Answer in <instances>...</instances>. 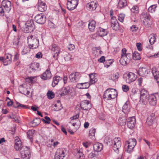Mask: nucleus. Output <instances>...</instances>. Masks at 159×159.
Listing matches in <instances>:
<instances>
[{"label": "nucleus", "instance_id": "f257e3e1", "mask_svg": "<svg viewBox=\"0 0 159 159\" xmlns=\"http://www.w3.org/2000/svg\"><path fill=\"white\" fill-rule=\"evenodd\" d=\"M117 95V92L115 89H108L104 92L103 98L105 100H111L116 98Z\"/></svg>", "mask_w": 159, "mask_h": 159}, {"label": "nucleus", "instance_id": "f03ea898", "mask_svg": "<svg viewBox=\"0 0 159 159\" xmlns=\"http://www.w3.org/2000/svg\"><path fill=\"white\" fill-rule=\"evenodd\" d=\"M27 41L28 45L32 49L36 48L39 46V41L34 35H30L28 37Z\"/></svg>", "mask_w": 159, "mask_h": 159}, {"label": "nucleus", "instance_id": "7ed1b4c3", "mask_svg": "<svg viewBox=\"0 0 159 159\" xmlns=\"http://www.w3.org/2000/svg\"><path fill=\"white\" fill-rule=\"evenodd\" d=\"M136 144V140L134 138H130L125 142V146H127V149L125 150L127 152L130 153L133 150Z\"/></svg>", "mask_w": 159, "mask_h": 159}, {"label": "nucleus", "instance_id": "20e7f679", "mask_svg": "<svg viewBox=\"0 0 159 159\" xmlns=\"http://www.w3.org/2000/svg\"><path fill=\"white\" fill-rule=\"evenodd\" d=\"M21 157L23 159H29L31 156L29 149L26 146L22 147L20 149Z\"/></svg>", "mask_w": 159, "mask_h": 159}, {"label": "nucleus", "instance_id": "39448f33", "mask_svg": "<svg viewBox=\"0 0 159 159\" xmlns=\"http://www.w3.org/2000/svg\"><path fill=\"white\" fill-rule=\"evenodd\" d=\"M25 25L26 27L24 29V31L25 32L30 33L35 29V26L33 20L27 21Z\"/></svg>", "mask_w": 159, "mask_h": 159}, {"label": "nucleus", "instance_id": "423d86ee", "mask_svg": "<svg viewBox=\"0 0 159 159\" xmlns=\"http://www.w3.org/2000/svg\"><path fill=\"white\" fill-rule=\"evenodd\" d=\"M123 76L126 82L129 84L134 81L136 79L135 74L131 72L125 73L124 75Z\"/></svg>", "mask_w": 159, "mask_h": 159}, {"label": "nucleus", "instance_id": "0eeeda50", "mask_svg": "<svg viewBox=\"0 0 159 159\" xmlns=\"http://www.w3.org/2000/svg\"><path fill=\"white\" fill-rule=\"evenodd\" d=\"M66 151L63 148L57 149L55 155V159H63L66 156Z\"/></svg>", "mask_w": 159, "mask_h": 159}, {"label": "nucleus", "instance_id": "6e6552de", "mask_svg": "<svg viewBox=\"0 0 159 159\" xmlns=\"http://www.w3.org/2000/svg\"><path fill=\"white\" fill-rule=\"evenodd\" d=\"M79 0H67L66 4L67 8L69 10H73L77 7Z\"/></svg>", "mask_w": 159, "mask_h": 159}, {"label": "nucleus", "instance_id": "1a4fd4ad", "mask_svg": "<svg viewBox=\"0 0 159 159\" xmlns=\"http://www.w3.org/2000/svg\"><path fill=\"white\" fill-rule=\"evenodd\" d=\"M114 144L113 146V149L117 153H118L119 150L121 147V142L119 138H115L114 140Z\"/></svg>", "mask_w": 159, "mask_h": 159}, {"label": "nucleus", "instance_id": "9d476101", "mask_svg": "<svg viewBox=\"0 0 159 159\" xmlns=\"http://www.w3.org/2000/svg\"><path fill=\"white\" fill-rule=\"evenodd\" d=\"M140 101L144 104L147 102L148 98L149 96L147 91L144 89H142L140 91Z\"/></svg>", "mask_w": 159, "mask_h": 159}, {"label": "nucleus", "instance_id": "9b49d317", "mask_svg": "<svg viewBox=\"0 0 159 159\" xmlns=\"http://www.w3.org/2000/svg\"><path fill=\"white\" fill-rule=\"evenodd\" d=\"M36 22L40 24H43L46 21V17L43 13L37 14L34 18Z\"/></svg>", "mask_w": 159, "mask_h": 159}, {"label": "nucleus", "instance_id": "f8f14e48", "mask_svg": "<svg viewBox=\"0 0 159 159\" xmlns=\"http://www.w3.org/2000/svg\"><path fill=\"white\" fill-rule=\"evenodd\" d=\"M131 54L128 53L125 56L121 57L120 61L122 65L125 66L131 60Z\"/></svg>", "mask_w": 159, "mask_h": 159}, {"label": "nucleus", "instance_id": "ddd939ff", "mask_svg": "<svg viewBox=\"0 0 159 159\" xmlns=\"http://www.w3.org/2000/svg\"><path fill=\"white\" fill-rule=\"evenodd\" d=\"M80 74L79 72H74L70 75L69 76L70 80L71 82H77L80 79Z\"/></svg>", "mask_w": 159, "mask_h": 159}, {"label": "nucleus", "instance_id": "4468645a", "mask_svg": "<svg viewBox=\"0 0 159 159\" xmlns=\"http://www.w3.org/2000/svg\"><path fill=\"white\" fill-rule=\"evenodd\" d=\"M150 72V69L145 67H140L137 71L138 74L140 76L145 77Z\"/></svg>", "mask_w": 159, "mask_h": 159}, {"label": "nucleus", "instance_id": "2eb2a0df", "mask_svg": "<svg viewBox=\"0 0 159 159\" xmlns=\"http://www.w3.org/2000/svg\"><path fill=\"white\" fill-rule=\"evenodd\" d=\"M111 27L113 30L117 31L119 29V24L115 17H112L111 18Z\"/></svg>", "mask_w": 159, "mask_h": 159}, {"label": "nucleus", "instance_id": "dca6fc26", "mask_svg": "<svg viewBox=\"0 0 159 159\" xmlns=\"http://www.w3.org/2000/svg\"><path fill=\"white\" fill-rule=\"evenodd\" d=\"M2 5L5 9V10L9 12L11 9V2L8 0H4L2 2Z\"/></svg>", "mask_w": 159, "mask_h": 159}, {"label": "nucleus", "instance_id": "f3484780", "mask_svg": "<svg viewBox=\"0 0 159 159\" xmlns=\"http://www.w3.org/2000/svg\"><path fill=\"white\" fill-rule=\"evenodd\" d=\"M80 105L81 109L83 110H89L91 107V104L89 101L85 100L81 102Z\"/></svg>", "mask_w": 159, "mask_h": 159}, {"label": "nucleus", "instance_id": "a211bd4d", "mask_svg": "<svg viewBox=\"0 0 159 159\" xmlns=\"http://www.w3.org/2000/svg\"><path fill=\"white\" fill-rule=\"evenodd\" d=\"M141 17L144 20L143 22L145 25H146V24H148V21L150 20L151 18V16L149 13L145 12H143L141 14Z\"/></svg>", "mask_w": 159, "mask_h": 159}, {"label": "nucleus", "instance_id": "6ab92c4d", "mask_svg": "<svg viewBox=\"0 0 159 159\" xmlns=\"http://www.w3.org/2000/svg\"><path fill=\"white\" fill-rule=\"evenodd\" d=\"M135 123V118L134 116L130 117L128 119L127 126L129 128L132 129L134 127Z\"/></svg>", "mask_w": 159, "mask_h": 159}, {"label": "nucleus", "instance_id": "aec40b11", "mask_svg": "<svg viewBox=\"0 0 159 159\" xmlns=\"http://www.w3.org/2000/svg\"><path fill=\"white\" fill-rule=\"evenodd\" d=\"M152 106H155L157 103V97L154 94H151L148 96L147 102Z\"/></svg>", "mask_w": 159, "mask_h": 159}, {"label": "nucleus", "instance_id": "412c9836", "mask_svg": "<svg viewBox=\"0 0 159 159\" xmlns=\"http://www.w3.org/2000/svg\"><path fill=\"white\" fill-rule=\"evenodd\" d=\"M12 57V55L9 54H8L4 56V61H3V64L4 66H7L11 63Z\"/></svg>", "mask_w": 159, "mask_h": 159}, {"label": "nucleus", "instance_id": "4be33fe9", "mask_svg": "<svg viewBox=\"0 0 159 159\" xmlns=\"http://www.w3.org/2000/svg\"><path fill=\"white\" fill-rule=\"evenodd\" d=\"M51 77L52 74L50 70L49 69H47L41 76V78L44 80L50 79L51 78Z\"/></svg>", "mask_w": 159, "mask_h": 159}, {"label": "nucleus", "instance_id": "5701e85b", "mask_svg": "<svg viewBox=\"0 0 159 159\" xmlns=\"http://www.w3.org/2000/svg\"><path fill=\"white\" fill-rule=\"evenodd\" d=\"M39 67L40 65L39 63L35 62L32 63L30 65L29 69L30 71L31 70L33 71H38L40 69L39 68Z\"/></svg>", "mask_w": 159, "mask_h": 159}, {"label": "nucleus", "instance_id": "b1692460", "mask_svg": "<svg viewBox=\"0 0 159 159\" xmlns=\"http://www.w3.org/2000/svg\"><path fill=\"white\" fill-rule=\"evenodd\" d=\"M93 148L94 151L98 152L101 151L102 149L103 145L101 143H96L93 144Z\"/></svg>", "mask_w": 159, "mask_h": 159}, {"label": "nucleus", "instance_id": "393cba45", "mask_svg": "<svg viewBox=\"0 0 159 159\" xmlns=\"http://www.w3.org/2000/svg\"><path fill=\"white\" fill-rule=\"evenodd\" d=\"M50 49L52 53H59L60 49L59 46L56 44L51 45Z\"/></svg>", "mask_w": 159, "mask_h": 159}, {"label": "nucleus", "instance_id": "a878e982", "mask_svg": "<svg viewBox=\"0 0 159 159\" xmlns=\"http://www.w3.org/2000/svg\"><path fill=\"white\" fill-rule=\"evenodd\" d=\"M38 9L41 12H44L47 9V6L45 2H39V5L38 6Z\"/></svg>", "mask_w": 159, "mask_h": 159}, {"label": "nucleus", "instance_id": "bb28decb", "mask_svg": "<svg viewBox=\"0 0 159 159\" xmlns=\"http://www.w3.org/2000/svg\"><path fill=\"white\" fill-rule=\"evenodd\" d=\"M97 33V35L102 37L108 34V31L106 29L99 28L98 29Z\"/></svg>", "mask_w": 159, "mask_h": 159}, {"label": "nucleus", "instance_id": "cd10ccee", "mask_svg": "<svg viewBox=\"0 0 159 159\" xmlns=\"http://www.w3.org/2000/svg\"><path fill=\"white\" fill-rule=\"evenodd\" d=\"M63 57L64 60L66 61H72L74 58V56L71 53H69L67 52L64 53Z\"/></svg>", "mask_w": 159, "mask_h": 159}, {"label": "nucleus", "instance_id": "c85d7f7f", "mask_svg": "<svg viewBox=\"0 0 159 159\" xmlns=\"http://www.w3.org/2000/svg\"><path fill=\"white\" fill-rule=\"evenodd\" d=\"M16 138L14 148L16 150H18L21 148V141L18 137H16Z\"/></svg>", "mask_w": 159, "mask_h": 159}, {"label": "nucleus", "instance_id": "c756f323", "mask_svg": "<svg viewBox=\"0 0 159 159\" xmlns=\"http://www.w3.org/2000/svg\"><path fill=\"white\" fill-rule=\"evenodd\" d=\"M90 86V84L88 82H84L83 83H79L77 85V87L80 89H88Z\"/></svg>", "mask_w": 159, "mask_h": 159}, {"label": "nucleus", "instance_id": "7c9ffc66", "mask_svg": "<svg viewBox=\"0 0 159 159\" xmlns=\"http://www.w3.org/2000/svg\"><path fill=\"white\" fill-rule=\"evenodd\" d=\"M27 137L31 142H33V136L35 134V130L34 129L30 130L27 132Z\"/></svg>", "mask_w": 159, "mask_h": 159}, {"label": "nucleus", "instance_id": "2f4dec72", "mask_svg": "<svg viewBox=\"0 0 159 159\" xmlns=\"http://www.w3.org/2000/svg\"><path fill=\"white\" fill-rule=\"evenodd\" d=\"M61 77L59 76H56L53 77V81L52 83V86L53 87H54L57 85L60 80H61Z\"/></svg>", "mask_w": 159, "mask_h": 159}, {"label": "nucleus", "instance_id": "473e14b6", "mask_svg": "<svg viewBox=\"0 0 159 159\" xmlns=\"http://www.w3.org/2000/svg\"><path fill=\"white\" fill-rule=\"evenodd\" d=\"M127 5L126 0H119L118 2L117 7L120 9L124 8Z\"/></svg>", "mask_w": 159, "mask_h": 159}, {"label": "nucleus", "instance_id": "72a5a7b5", "mask_svg": "<svg viewBox=\"0 0 159 159\" xmlns=\"http://www.w3.org/2000/svg\"><path fill=\"white\" fill-rule=\"evenodd\" d=\"M87 5L89 6V9L90 11L95 10L97 6L96 2L94 1L91 2L89 3Z\"/></svg>", "mask_w": 159, "mask_h": 159}, {"label": "nucleus", "instance_id": "f704fd0d", "mask_svg": "<svg viewBox=\"0 0 159 159\" xmlns=\"http://www.w3.org/2000/svg\"><path fill=\"white\" fill-rule=\"evenodd\" d=\"M96 22L94 20H92L89 23V28L91 31H93L95 28Z\"/></svg>", "mask_w": 159, "mask_h": 159}, {"label": "nucleus", "instance_id": "c9c22d12", "mask_svg": "<svg viewBox=\"0 0 159 159\" xmlns=\"http://www.w3.org/2000/svg\"><path fill=\"white\" fill-rule=\"evenodd\" d=\"M61 93L60 94L61 96H63L68 94L70 92V89L69 88H66L63 87L61 89Z\"/></svg>", "mask_w": 159, "mask_h": 159}, {"label": "nucleus", "instance_id": "e433bc0d", "mask_svg": "<svg viewBox=\"0 0 159 159\" xmlns=\"http://www.w3.org/2000/svg\"><path fill=\"white\" fill-rule=\"evenodd\" d=\"M89 77L90 78V83L91 84H94L98 81L97 79L95 77L94 74L93 73L90 74Z\"/></svg>", "mask_w": 159, "mask_h": 159}, {"label": "nucleus", "instance_id": "4c0bfd02", "mask_svg": "<svg viewBox=\"0 0 159 159\" xmlns=\"http://www.w3.org/2000/svg\"><path fill=\"white\" fill-rule=\"evenodd\" d=\"M129 107L128 103L127 102L125 103L122 107V111L125 114L128 113L129 111Z\"/></svg>", "mask_w": 159, "mask_h": 159}, {"label": "nucleus", "instance_id": "58836bf2", "mask_svg": "<svg viewBox=\"0 0 159 159\" xmlns=\"http://www.w3.org/2000/svg\"><path fill=\"white\" fill-rule=\"evenodd\" d=\"M96 132L95 129H91L89 131V137L90 139H94L95 134Z\"/></svg>", "mask_w": 159, "mask_h": 159}, {"label": "nucleus", "instance_id": "ea45409f", "mask_svg": "<svg viewBox=\"0 0 159 159\" xmlns=\"http://www.w3.org/2000/svg\"><path fill=\"white\" fill-rule=\"evenodd\" d=\"M77 153L75 154V157L77 158H79L80 159H83L84 158V156L83 153L81 152H80V150H77Z\"/></svg>", "mask_w": 159, "mask_h": 159}, {"label": "nucleus", "instance_id": "a19ab883", "mask_svg": "<svg viewBox=\"0 0 159 159\" xmlns=\"http://www.w3.org/2000/svg\"><path fill=\"white\" fill-rule=\"evenodd\" d=\"M133 58L134 60H139L141 57L138 52H134L133 54Z\"/></svg>", "mask_w": 159, "mask_h": 159}, {"label": "nucleus", "instance_id": "79ce46f5", "mask_svg": "<svg viewBox=\"0 0 159 159\" xmlns=\"http://www.w3.org/2000/svg\"><path fill=\"white\" fill-rule=\"evenodd\" d=\"M31 48H30V46H29V47H25L22 52V54L25 55L29 53L30 51Z\"/></svg>", "mask_w": 159, "mask_h": 159}, {"label": "nucleus", "instance_id": "37998d69", "mask_svg": "<svg viewBox=\"0 0 159 159\" xmlns=\"http://www.w3.org/2000/svg\"><path fill=\"white\" fill-rule=\"evenodd\" d=\"M119 123L121 126L124 125L126 122V119L125 117L120 118L119 119Z\"/></svg>", "mask_w": 159, "mask_h": 159}, {"label": "nucleus", "instance_id": "c03bdc74", "mask_svg": "<svg viewBox=\"0 0 159 159\" xmlns=\"http://www.w3.org/2000/svg\"><path fill=\"white\" fill-rule=\"evenodd\" d=\"M131 11L135 14H137L139 13V7L137 6H133L131 9Z\"/></svg>", "mask_w": 159, "mask_h": 159}, {"label": "nucleus", "instance_id": "a18cd8bd", "mask_svg": "<svg viewBox=\"0 0 159 159\" xmlns=\"http://www.w3.org/2000/svg\"><path fill=\"white\" fill-rule=\"evenodd\" d=\"M54 94L53 92L50 90H49L47 93V96L49 99H52L54 97Z\"/></svg>", "mask_w": 159, "mask_h": 159}, {"label": "nucleus", "instance_id": "49530a36", "mask_svg": "<svg viewBox=\"0 0 159 159\" xmlns=\"http://www.w3.org/2000/svg\"><path fill=\"white\" fill-rule=\"evenodd\" d=\"M157 5H153L150 6L148 9V11L149 12H153L156 9Z\"/></svg>", "mask_w": 159, "mask_h": 159}, {"label": "nucleus", "instance_id": "de8ad7c7", "mask_svg": "<svg viewBox=\"0 0 159 159\" xmlns=\"http://www.w3.org/2000/svg\"><path fill=\"white\" fill-rule=\"evenodd\" d=\"M19 38L17 37H15L13 40V43L15 46L17 47L19 42Z\"/></svg>", "mask_w": 159, "mask_h": 159}, {"label": "nucleus", "instance_id": "09e8293b", "mask_svg": "<svg viewBox=\"0 0 159 159\" xmlns=\"http://www.w3.org/2000/svg\"><path fill=\"white\" fill-rule=\"evenodd\" d=\"M119 77V73L118 72H116L112 75L111 78V79L114 81H116L117 80Z\"/></svg>", "mask_w": 159, "mask_h": 159}, {"label": "nucleus", "instance_id": "8fccbe9b", "mask_svg": "<svg viewBox=\"0 0 159 159\" xmlns=\"http://www.w3.org/2000/svg\"><path fill=\"white\" fill-rule=\"evenodd\" d=\"M111 59H109L106 60L105 61V62L104 64L105 67L108 68L112 63L113 61H111Z\"/></svg>", "mask_w": 159, "mask_h": 159}, {"label": "nucleus", "instance_id": "3c124183", "mask_svg": "<svg viewBox=\"0 0 159 159\" xmlns=\"http://www.w3.org/2000/svg\"><path fill=\"white\" fill-rule=\"evenodd\" d=\"M44 118L45 119L42 118V121L46 124H49L50 121H51V120L49 117L47 116H45L44 117Z\"/></svg>", "mask_w": 159, "mask_h": 159}, {"label": "nucleus", "instance_id": "603ef678", "mask_svg": "<svg viewBox=\"0 0 159 159\" xmlns=\"http://www.w3.org/2000/svg\"><path fill=\"white\" fill-rule=\"evenodd\" d=\"M154 120L152 119H151L150 117H148L147 119L146 123L149 126H150L153 124Z\"/></svg>", "mask_w": 159, "mask_h": 159}, {"label": "nucleus", "instance_id": "864d4df0", "mask_svg": "<svg viewBox=\"0 0 159 159\" xmlns=\"http://www.w3.org/2000/svg\"><path fill=\"white\" fill-rule=\"evenodd\" d=\"M41 122L40 119L39 118H35L32 122V123L35 124V125H37L40 124Z\"/></svg>", "mask_w": 159, "mask_h": 159}, {"label": "nucleus", "instance_id": "5fc2aeb1", "mask_svg": "<svg viewBox=\"0 0 159 159\" xmlns=\"http://www.w3.org/2000/svg\"><path fill=\"white\" fill-rule=\"evenodd\" d=\"M125 17V15L123 14H120L119 15L118 20L121 22H122L124 21V19Z\"/></svg>", "mask_w": 159, "mask_h": 159}, {"label": "nucleus", "instance_id": "6e6d98bb", "mask_svg": "<svg viewBox=\"0 0 159 159\" xmlns=\"http://www.w3.org/2000/svg\"><path fill=\"white\" fill-rule=\"evenodd\" d=\"M96 156L94 152H92L89 154L88 157L89 159H95L94 157Z\"/></svg>", "mask_w": 159, "mask_h": 159}, {"label": "nucleus", "instance_id": "4d7b16f0", "mask_svg": "<svg viewBox=\"0 0 159 159\" xmlns=\"http://www.w3.org/2000/svg\"><path fill=\"white\" fill-rule=\"evenodd\" d=\"M156 40V38L154 36H152L149 39V42L152 45L154 44Z\"/></svg>", "mask_w": 159, "mask_h": 159}, {"label": "nucleus", "instance_id": "13d9d810", "mask_svg": "<svg viewBox=\"0 0 159 159\" xmlns=\"http://www.w3.org/2000/svg\"><path fill=\"white\" fill-rule=\"evenodd\" d=\"M123 91L125 92H127L129 90V87L125 85H123L122 86Z\"/></svg>", "mask_w": 159, "mask_h": 159}, {"label": "nucleus", "instance_id": "bf43d9fd", "mask_svg": "<svg viewBox=\"0 0 159 159\" xmlns=\"http://www.w3.org/2000/svg\"><path fill=\"white\" fill-rule=\"evenodd\" d=\"M138 27L135 25H133L130 27V30L133 32H134L138 30Z\"/></svg>", "mask_w": 159, "mask_h": 159}, {"label": "nucleus", "instance_id": "052dcab7", "mask_svg": "<svg viewBox=\"0 0 159 159\" xmlns=\"http://www.w3.org/2000/svg\"><path fill=\"white\" fill-rule=\"evenodd\" d=\"M82 144L84 146L87 148L90 145L91 143L90 142H83Z\"/></svg>", "mask_w": 159, "mask_h": 159}, {"label": "nucleus", "instance_id": "680f3d73", "mask_svg": "<svg viewBox=\"0 0 159 159\" xmlns=\"http://www.w3.org/2000/svg\"><path fill=\"white\" fill-rule=\"evenodd\" d=\"M5 11L4 10L2 6L0 5V16H3L4 14Z\"/></svg>", "mask_w": 159, "mask_h": 159}, {"label": "nucleus", "instance_id": "e2e57ef3", "mask_svg": "<svg viewBox=\"0 0 159 159\" xmlns=\"http://www.w3.org/2000/svg\"><path fill=\"white\" fill-rule=\"evenodd\" d=\"M126 49L125 48H124L122 49L121 51V57L127 54L126 53Z\"/></svg>", "mask_w": 159, "mask_h": 159}, {"label": "nucleus", "instance_id": "0e129e2a", "mask_svg": "<svg viewBox=\"0 0 159 159\" xmlns=\"http://www.w3.org/2000/svg\"><path fill=\"white\" fill-rule=\"evenodd\" d=\"M19 59V54L16 53L14 56V57L13 59V61H17Z\"/></svg>", "mask_w": 159, "mask_h": 159}, {"label": "nucleus", "instance_id": "69168bd1", "mask_svg": "<svg viewBox=\"0 0 159 159\" xmlns=\"http://www.w3.org/2000/svg\"><path fill=\"white\" fill-rule=\"evenodd\" d=\"M152 73L153 75L154 78H155V77H156V75H157V73H158V71H157V70L156 69L153 68V69H152Z\"/></svg>", "mask_w": 159, "mask_h": 159}, {"label": "nucleus", "instance_id": "338daca9", "mask_svg": "<svg viewBox=\"0 0 159 159\" xmlns=\"http://www.w3.org/2000/svg\"><path fill=\"white\" fill-rule=\"evenodd\" d=\"M136 46L138 50L139 51H141L142 50L141 48V44L140 43H136Z\"/></svg>", "mask_w": 159, "mask_h": 159}, {"label": "nucleus", "instance_id": "774afa93", "mask_svg": "<svg viewBox=\"0 0 159 159\" xmlns=\"http://www.w3.org/2000/svg\"><path fill=\"white\" fill-rule=\"evenodd\" d=\"M75 48L74 45L72 44H70L68 46V48L70 51L73 50Z\"/></svg>", "mask_w": 159, "mask_h": 159}]
</instances>
